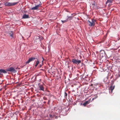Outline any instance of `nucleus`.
<instances>
[{
	"label": "nucleus",
	"mask_w": 120,
	"mask_h": 120,
	"mask_svg": "<svg viewBox=\"0 0 120 120\" xmlns=\"http://www.w3.org/2000/svg\"><path fill=\"white\" fill-rule=\"evenodd\" d=\"M87 21L88 22L87 23L89 26H94L96 20L94 19H92L91 22L89 20H88Z\"/></svg>",
	"instance_id": "f257e3e1"
},
{
	"label": "nucleus",
	"mask_w": 120,
	"mask_h": 120,
	"mask_svg": "<svg viewBox=\"0 0 120 120\" xmlns=\"http://www.w3.org/2000/svg\"><path fill=\"white\" fill-rule=\"evenodd\" d=\"M18 3V2L10 3L6 2L4 3V5L6 6H11L16 5Z\"/></svg>",
	"instance_id": "f03ea898"
},
{
	"label": "nucleus",
	"mask_w": 120,
	"mask_h": 120,
	"mask_svg": "<svg viewBox=\"0 0 120 120\" xmlns=\"http://www.w3.org/2000/svg\"><path fill=\"white\" fill-rule=\"evenodd\" d=\"M6 71L11 72H12L14 73H15L16 72V70L14 68L12 67L8 68L6 69Z\"/></svg>",
	"instance_id": "7ed1b4c3"
},
{
	"label": "nucleus",
	"mask_w": 120,
	"mask_h": 120,
	"mask_svg": "<svg viewBox=\"0 0 120 120\" xmlns=\"http://www.w3.org/2000/svg\"><path fill=\"white\" fill-rule=\"evenodd\" d=\"M71 62L74 64H76L77 65L79 64L81 62V61L80 60H77L74 59H72Z\"/></svg>",
	"instance_id": "20e7f679"
},
{
	"label": "nucleus",
	"mask_w": 120,
	"mask_h": 120,
	"mask_svg": "<svg viewBox=\"0 0 120 120\" xmlns=\"http://www.w3.org/2000/svg\"><path fill=\"white\" fill-rule=\"evenodd\" d=\"M67 19L66 20H61V21L63 23L69 21H70L72 20L73 18V17L72 16H67Z\"/></svg>",
	"instance_id": "39448f33"
},
{
	"label": "nucleus",
	"mask_w": 120,
	"mask_h": 120,
	"mask_svg": "<svg viewBox=\"0 0 120 120\" xmlns=\"http://www.w3.org/2000/svg\"><path fill=\"white\" fill-rule=\"evenodd\" d=\"M35 59H37L36 58L34 57H31L30 58L28 59V60L26 62V64H28L30 62L34 60Z\"/></svg>",
	"instance_id": "423d86ee"
},
{
	"label": "nucleus",
	"mask_w": 120,
	"mask_h": 120,
	"mask_svg": "<svg viewBox=\"0 0 120 120\" xmlns=\"http://www.w3.org/2000/svg\"><path fill=\"white\" fill-rule=\"evenodd\" d=\"M41 4H39L36 5L34 7L31 8L32 10H35L38 9V8L40 7Z\"/></svg>",
	"instance_id": "0eeeda50"
},
{
	"label": "nucleus",
	"mask_w": 120,
	"mask_h": 120,
	"mask_svg": "<svg viewBox=\"0 0 120 120\" xmlns=\"http://www.w3.org/2000/svg\"><path fill=\"white\" fill-rule=\"evenodd\" d=\"M40 83H39L38 86L39 88L40 89H39L40 90H42L43 91H44V88L42 85H39V84H40Z\"/></svg>",
	"instance_id": "6e6552de"
},
{
	"label": "nucleus",
	"mask_w": 120,
	"mask_h": 120,
	"mask_svg": "<svg viewBox=\"0 0 120 120\" xmlns=\"http://www.w3.org/2000/svg\"><path fill=\"white\" fill-rule=\"evenodd\" d=\"M90 100L91 99H90L87 101H86L84 103H83V105L84 106H86L87 104H88L90 103Z\"/></svg>",
	"instance_id": "1a4fd4ad"
},
{
	"label": "nucleus",
	"mask_w": 120,
	"mask_h": 120,
	"mask_svg": "<svg viewBox=\"0 0 120 120\" xmlns=\"http://www.w3.org/2000/svg\"><path fill=\"white\" fill-rule=\"evenodd\" d=\"M9 34L10 35V36L11 37H13L14 36V34L12 31H10L9 32Z\"/></svg>",
	"instance_id": "9d476101"
},
{
	"label": "nucleus",
	"mask_w": 120,
	"mask_h": 120,
	"mask_svg": "<svg viewBox=\"0 0 120 120\" xmlns=\"http://www.w3.org/2000/svg\"><path fill=\"white\" fill-rule=\"evenodd\" d=\"M29 16L28 15L26 14H24L22 17V18L23 19H26L29 18Z\"/></svg>",
	"instance_id": "9b49d317"
},
{
	"label": "nucleus",
	"mask_w": 120,
	"mask_h": 120,
	"mask_svg": "<svg viewBox=\"0 0 120 120\" xmlns=\"http://www.w3.org/2000/svg\"><path fill=\"white\" fill-rule=\"evenodd\" d=\"M112 84L110 87V88L112 92L113 90L114 89V86H112Z\"/></svg>",
	"instance_id": "f8f14e48"
},
{
	"label": "nucleus",
	"mask_w": 120,
	"mask_h": 120,
	"mask_svg": "<svg viewBox=\"0 0 120 120\" xmlns=\"http://www.w3.org/2000/svg\"><path fill=\"white\" fill-rule=\"evenodd\" d=\"M0 70L1 71V72H2V73H3L4 74H5V73H7V72H6V70L5 71V70H4V69H0Z\"/></svg>",
	"instance_id": "ddd939ff"
},
{
	"label": "nucleus",
	"mask_w": 120,
	"mask_h": 120,
	"mask_svg": "<svg viewBox=\"0 0 120 120\" xmlns=\"http://www.w3.org/2000/svg\"><path fill=\"white\" fill-rule=\"evenodd\" d=\"M113 1V0H107L105 4H107V3H112Z\"/></svg>",
	"instance_id": "4468645a"
},
{
	"label": "nucleus",
	"mask_w": 120,
	"mask_h": 120,
	"mask_svg": "<svg viewBox=\"0 0 120 120\" xmlns=\"http://www.w3.org/2000/svg\"><path fill=\"white\" fill-rule=\"evenodd\" d=\"M39 63V61L38 60L37 61H36V62L35 64H36L35 65V67H36L38 65V64Z\"/></svg>",
	"instance_id": "2eb2a0df"
},
{
	"label": "nucleus",
	"mask_w": 120,
	"mask_h": 120,
	"mask_svg": "<svg viewBox=\"0 0 120 120\" xmlns=\"http://www.w3.org/2000/svg\"><path fill=\"white\" fill-rule=\"evenodd\" d=\"M68 95V94L66 92L64 93V96L65 97H67Z\"/></svg>",
	"instance_id": "dca6fc26"
},
{
	"label": "nucleus",
	"mask_w": 120,
	"mask_h": 120,
	"mask_svg": "<svg viewBox=\"0 0 120 120\" xmlns=\"http://www.w3.org/2000/svg\"><path fill=\"white\" fill-rule=\"evenodd\" d=\"M97 97H98V96L97 95H96V96H95L94 97V99H95L96 98H97Z\"/></svg>",
	"instance_id": "f3484780"
},
{
	"label": "nucleus",
	"mask_w": 120,
	"mask_h": 120,
	"mask_svg": "<svg viewBox=\"0 0 120 120\" xmlns=\"http://www.w3.org/2000/svg\"><path fill=\"white\" fill-rule=\"evenodd\" d=\"M2 75V73L0 69V75Z\"/></svg>",
	"instance_id": "a211bd4d"
},
{
	"label": "nucleus",
	"mask_w": 120,
	"mask_h": 120,
	"mask_svg": "<svg viewBox=\"0 0 120 120\" xmlns=\"http://www.w3.org/2000/svg\"><path fill=\"white\" fill-rule=\"evenodd\" d=\"M49 116L50 117H52V114H50L49 115Z\"/></svg>",
	"instance_id": "6ab92c4d"
},
{
	"label": "nucleus",
	"mask_w": 120,
	"mask_h": 120,
	"mask_svg": "<svg viewBox=\"0 0 120 120\" xmlns=\"http://www.w3.org/2000/svg\"><path fill=\"white\" fill-rule=\"evenodd\" d=\"M95 99H94V98H92V101H93Z\"/></svg>",
	"instance_id": "aec40b11"
},
{
	"label": "nucleus",
	"mask_w": 120,
	"mask_h": 120,
	"mask_svg": "<svg viewBox=\"0 0 120 120\" xmlns=\"http://www.w3.org/2000/svg\"><path fill=\"white\" fill-rule=\"evenodd\" d=\"M112 77H113V76H111V77H110V78L111 79L112 78Z\"/></svg>",
	"instance_id": "412c9836"
},
{
	"label": "nucleus",
	"mask_w": 120,
	"mask_h": 120,
	"mask_svg": "<svg viewBox=\"0 0 120 120\" xmlns=\"http://www.w3.org/2000/svg\"><path fill=\"white\" fill-rule=\"evenodd\" d=\"M42 59H43V60L42 61V62L44 60V58L43 57H42Z\"/></svg>",
	"instance_id": "4be33fe9"
},
{
	"label": "nucleus",
	"mask_w": 120,
	"mask_h": 120,
	"mask_svg": "<svg viewBox=\"0 0 120 120\" xmlns=\"http://www.w3.org/2000/svg\"><path fill=\"white\" fill-rule=\"evenodd\" d=\"M41 65H40V67H41Z\"/></svg>",
	"instance_id": "5701e85b"
},
{
	"label": "nucleus",
	"mask_w": 120,
	"mask_h": 120,
	"mask_svg": "<svg viewBox=\"0 0 120 120\" xmlns=\"http://www.w3.org/2000/svg\"><path fill=\"white\" fill-rule=\"evenodd\" d=\"M57 118V116L55 118Z\"/></svg>",
	"instance_id": "b1692460"
},
{
	"label": "nucleus",
	"mask_w": 120,
	"mask_h": 120,
	"mask_svg": "<svg viewBox=\"0 0 120 120\" xmlns=\"http://www.w3.org/2000/svg\"><path fill=\"white\" fill-rule=\"evenodd\" d=\"M68 68H69V66H68Z\"/></svg>",
	"instance_id": "393cba45"
},
{
	"label": "nucleus",
	"mask_w": 120,
	"mask_h": 120,
	"mask_svg": "<svg viewBox=\"0 0 120 120\" xmlns=\"http://www.w3.org/2000/svg\"><path fill=\"white\" fill-rule=\"evenodd\" d=\"M1 90V89H0V91Z\"/></svg>",
	"instance_id": "a878e982"
}]
</instances>
